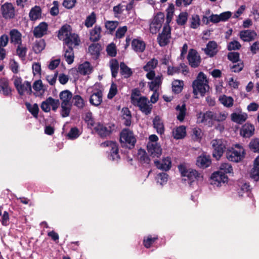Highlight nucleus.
<instances>
[{"mask_svg":"<svg viewBox=\"0 0 259 259\" xmlns=\"http://www.w3.org/2000/svg\"><path fill=\"white\" fill-rule=\"evenodd\" d=\"M132 104L138 107L139 110L145 115L150 114L153 108L152 104L150 103L148 98L141 96L139 91L135 90L133 91L131 97Z\"/></svg>","mask_w":259,"mask_h":259,"instance_id":"nucleus-1","label":"nucleus"},{"mask_svg":"<svg viewBox=\"0 0 259 259\" xmlns=\"http://www.w3.org/2000/svg\"><path fill=\"white\" fill-rule=\"evenodd\" d=\"M58 36L60 40L64 41L67 47L77 46L80 42L78 35L72 32L70 26L68 25H64L61 27L59 31Z\"/></svg>","mask_w":259,"mask_h":259,"instance_id":"nucleus-2","label":"nucleus"},{"mask_svg":"<svg viewBox=\"0 0 259 259\" xmlns=\"http://www.w3.org/2000/svg\"><path fill=\"white\" fill-rule=\"evenodd\" d=\"M59 98L61 101V114L63 117H67L69 115L72 107V94L69 90L63 91L59 94Z\"/></svg>","mask_w":259,"mask_h":259,"instance_id":"nucleus-3","label":"nucleus"},{"mask_svg":"<svg viewBox=\"0 0 259 259\" xmlns=\"http://www.w3.org/2000/svg\"><path fill=\"white\" fill-rule=\"evenodd\" d=\"M192 87L194 95H197L199 93L203 96L209 89L206 76L202 72H200L193 82Z\"/></svg>","mask_w":259,"mask_h":259,"instance_id":"nucleus-4","label":"nucleus"},{"mask_svg":"<svg viewBox=\"0 0 259 259\" xmlns=\"http://www.w3.org/2000/svg\"><path fill=\"white\" fill-rule=\"evenodd\" d=\"M245 155V151L240 144H235L229 149L226 152L227 159L231 161L238 162L243 159Z\"/></svg>","mask_w":259,"mask_h":259,"instance_id":"nucleus-5","label":"nucleus"},{"mask_svg":"<svg viewBox=\"0 0 259 259\" xmlns=\"http://www.w3.org/2000/svg\"><path fill=\"white\" fill-rule=\"evenodd\" d=\"M180 170L182 176L186 178L184 180L187 181L190 185H191L193 183L197 181H202L203 180L202 175L195 169H185L181 168Z\"/></svg>","mask_w":259,"mask_h":259,"instance_id":"nucleus-6","label":"nucleus"},{"mask_svg":"<svg viewBox=\"0 0 259 259\" xmlns=\"http://www.w3.org/2000/svg\"><path fill=\"white\" fill-rule=\"evenodd\" d=\"M120 141L122 146L131 148L136 142V138L132 131L128 129H124L120 133Z\"/></svg>","mask_w":259,"mask_h":259,"instance_id":"nucleus-7","label":"nucleus"},{"mask_svg":"<svg viewBox=\"0 0 259 259\" xmlns=\"http://www.w3.org/2000/svg\"><path fill=\"white\" fill-rule=\"evenodd\" d=\"M210 144L213 149V156L217 159H220L226 149L227 142L223 139H213Z\"/></svg>","mask_w":259,"mask_h":259,"instance_id":"nucleus-8","label":"nucleus"},{"mask_svg":"<svg viewBox=\"0 0 259 259\" xmlns=\"http://www.w3.org/2000/svg\"><path fill=\"white\" fill-rule=\"evenodd\" d=\"M60 105V101L58 99H55L52 97H49L41 103V109L45 112H49L52 110L56 111Z\"/></svg>","mask_w":259,"mask_h":259,"instance_id":"nucleus-9","label":"nucleus"},{"mask_svg":"<svg viewBox=\"0 0 259 259\" xmlns=\"http://www.w3.org/2000/svg\"><path fill=\"white\" fill-rule=\"evenodd\" d=\"M103 147L110 148V153L108 155V159L112 161H117L120 156L118 153V149L117 143L112 141H105L101 144Z\"/></svg>","mask_w":259,"mask_h":259,"instance_id":"nucleus-10","label":"nucleus"},{"mask_svg":"<svg viewBox=\"0 0 259 259\" xmlns=\"http://www.w3.org/2000/svg\"><path fill=\"white\" fill-rule=\"evenodd\" d=\"M164 19V14L158 13L153 19L150 24V31L152 34H156L161 28Z\"/></svg>","mask_w":259,"mask_h":259,"instance_id":"nucleus-11","label":"nucleus"},{"mask_svg":"<svg viewBox=\"0 0 259 259\" xmlns=\"http://www.w3.org/2000/svg\"><path fill=\"white\" fill-rule=\"evenodd\" d=\"M212 111H207L205 113L200 112L197 114V122L211 127L213 125Z\"/></svg>","mask_w":259,"mask_h":259,"instance_id":"nucleus-12","label":"nucleus"},{"mask_svg":"<svg viewBox=\"0 0 259 259\" xmlns=\"http://www.w3.org/2000/svg\"><path fill=\"white\" fill-rule=\"evenodd\" d=\"M227 181L228 177L222 171L213 172L211 177V184L217 187L221 186L222 184H225Z\"/></svg>","mask_w":259,"mask_h":259,"instance_id":"nucleus-13","label":"nucleus"},{"mask_svg":"<svg viewBox=\"0 0 259 259\" xmlns=\"http://www.w3.org/2000/svg\"><path fill=\"white\" fill-rule=\"evenodd\" d=\"M170 38V28L168 25H165L163 27L161 33L159 34L157 40L161 47L166 46L169 42Z\"/></svg>","mask_w":259,"mask_h":259,"instance_id":"nucleus-14","label":"nucleus"},{"mask_svg":"<svg viewBox=\"0 0 259 259\" xmlns=\"http://www.w3.org/2000/svg\"><path fill=\"white\" fill-rule=\"evenodd\" d=\"M158 64V60L155 58H153L148 61L144 66V69L147 72L146 77L149 79H152L155 76V71L153 70Z\"/></svg>","mask_w":259,"mask_h":259,"instance_id":"nucleus-15","label":"nucleus"},{"mask_svg":"<svg viewBox=\"0 0 259 259\" xmlns=\"http://www.w3.org/2000/svg\"><path fill=\"white\" fill-rule=\"evenodd\" d=\"M2 15L5 19H12L15 16L14 7L11 3H6L1 6Z\"/></svg>","mask_w":259,"mask_h":259,"instance_id":"nucleus-16","label":"nucleus"},{"mask_svg":"<svg viewBox=\"0 0 259 259\" xmlns=\"http://www.w3.org/2000/svg\"><path fill=\"white\" fill-rule=\"evenodd\" d=\"M187 59L190 65L192 67H198L201 62V58L198 53L194 50L191 49L189 52Z\"/></svg>","mask_w":259,"mask_h":259,"instance_id":"nucleus-17","label":"nucleus"},{"mask_svg":"<svg viewBox=\"0 0 259 259\" xmlns=\"http://www.w3.org/2000/svg\"><path fill=\"white\" fill-rule=\"evenodd\" d=\"M147 151L151 156L153 157H159L162 153V149L158 144H147Z\"/></svg>","mask_w":259,"mask_h":259,"instance_id":"nucleus-18","label":"nucleus"},{"mask_svg":"<svg viewBox=\"0 0 259 259\" xmlns=\"http://www.w3.org/2000/svg\"><path fill=\"white\" fill-rule=\"evenodd\" d=\"M94 130L95 132L101 137H106L108 136L111 133L110 127H106L100 123L95 125Z\"/></svg>","mask_w":259,"mask_h":259,"instance_id":"nucleus-19","label":"nucleus"},{"mask_svg":"<svg viewBox=\"0 0 259 259\" xmlns=\"http://www.w3.org/2000/svg\"><path fill=\"white\" fill-rule=\"evenodd\" d=\"M48 24L46 22H41L33 30V35L35 37L40 38L47 33Z\"/></svg>","mask_w":259,"mask_h":259,"instance_id":"nucleus-20","label":"nucleus"},{"mask_svg":"<svg viewBox=\"0 0 259 259\" xmlns=\"http://www.w3.org/2000/svg\"><path fill=\"white\" fill-rule=\"evenodd\" d=\"M10 41L15 45L21 46L22 44V34L16 29H13L10 31Z\"/></svg>","mask_w":259,"mask_h":259,"instance_id":"nucleus-21","label":"nucleus"},{"mask_svg":"<svg viewBox=\"0 0 259 259\" xmlns=\"http://www.w3.org/2000/svg\"><path fill=\"white\" fill-rule=\"evenodd\" d=\"M256 33L251 30H246L240 31V37L244 41H250L255 39Z\"/></svg>","mask_w":259,"mask_h":259,"instance_id":"nucleus-22","label":"nucleus"},{"mask_svg":"<svg viewBox=\"0 0 259 259\" xmlns=\"http://www.w3.org/2000/svg\"><path fill=\"white\" fill-rule=\"evenodd\" d=\"M42 11L39 6H35L32 8L29 13V19L35 21L41 18Z\"/></svg>","mask_w":259,"mask_h":259,"instance_id":"nucleus-23","label":"nucleus"},{"mask_svg":"<svg viewBox=\"0 0 259 259\" xmlns=\"http://www.w3.org/2000/svg\"><path fill=\"white\" fill-rule=\"evenodd\" d=\"M231 120L237 123L242 124L246 121L247 118V114L246 113L239 111L234 112L231 115Z\"/></svg>","mask_w":259,"mask_h":259,"instance_id":"nucleus-24","label":"nucleus"},{"mask_svg":"<svg viewBox=\"0 0 259 259\" xmlns=\"http://www.w3.org/2000/svg\"><path fill=\"white\" fill-rule=\"evenodd\" d=\"M254 132V126L251 124L246 123L242 126L240 130V135L243 137L249 138L253 135Z\"/></svg>","mask_w":259,"mask_h":259,"instance_id":"nucleus-25","label":"nucleus"},{"mask_svg":"<svg viewBox=\"0 0 259 259\" xmlns=\"http://www.w3.org/2000/svg\"><path fill=\"white\" fill-rule=\"evenodd\" d=\"M211 164V160L209 156L201 155L198 157L196 161L197 165L201 168H206Z\"/></svg>","mask_w":259,"mask_h":259,"instance_id":"nucleus-26","label":"nucleus"},{"mask_svg":"<svg viewBox=\"0 0 259 259\" xmlns=\"http://www.w3.org/2000/svg\"><path fill=\"white\" fill-rule=\"evenodd\" d=\"M132 48L137 53H142L145 50L146 44L144 41L134 39L132 41Z\"/></svg>","mask_w":259,"mask_h":259,"instance_id":"nucleus-27","label":"nucleus"},{"mask_svg":"<svg viewBox=\"0 0 259 259\" xmlns=\"http://www.w3.org/2000/svg\"><path fill=\"white\" fill-rule=\"evenodd\" d=\"M154 163L158 169L163 170H167L171 167V161L169 157L163 158L161 162L155 160L154 161Z\"/></svg>","mask_w":259,"mask_h":259,"instance_id":"nucleus-28","label":"nucleus"},{"mask_svg":"<svg viewBox=\"0 0 259 259\" xmlns=\"http://www.w3.org/2000/svg\"><path fill=\"white\" fill-rule=\"evenodd\" d=\"M102 92L100 90L94 93L90 97V103L95 106L100 105L102 102Z\"/></svg>","mask_w":259,"mask_h":259,"instance_id":"nucleus-29","label":"nucleus"},{"mask_svg":"<svg viewBox=\"0 0 259 259\" xmlns=\"http://www.w3.org/2000/svg\"><path fill=\"white\" fill-rule=\"evenodd\" d=\"M17 90L20 95H23L25 94L30 95L32 92L31 84L29 81H25L18 87Z\"/></svg>","mask_w":259,"mask_h":259,"instance_id":"nucleus-30","label":"nucleus"},{"mask_svg":"<svg viewBox=\"0 0 259 259\" xmlns=\"http://www.w3.org/2000/svg\"><path fill=\"white\" fill-rule=\"evenodd\" d=\"M151 80H152L148 83L149 88L151 91H157L162 82V75H159L156 77L154 76Z\"/></svg>","mask_w":259,"mask_h":259,"instance_id":"nucleus-31","label":"nucleus"},{"mask_svg":"<svg viewBox=\"0 0 259 259\" xmlns=\"http://www.w3.org/2000/svg\"><path fill=\"white\" fill-rule=\"evenodd\" d=\"M121 117L123 123L126 126H130L132 123V115L127 108H123L121 110Z\"/></svg>","mask_w":259,"mask_h":259,"instance_id":"nucleus-32","label":"nucleus"},{"mask_svg":"<svg viewBox=\"0 0 259 259\" xmlns=\"http://www.w3.org/2000/svg\"><path fill=\"white\" fill-rule=\"evenodd\" d=\"M0 92L5 96H8L11 94V90L9 86V82L7 79L3 78L0 79Z\"/></svg>","mask_w":259,"mask_h":259,"instance_id":"nucleus-33","label":"nucleus"},{"mask_svg":"<svg viewBox=\"0 0 259 259\" xmlns=\"http://www.w3.org/2000/svg\"><path fill=\"white\" fill-rule=\"evenodd\" d=\"M101 28L99 25H96L90 31V39L92 41H97L101 38Z\"/></svg>","mask_w":259,"mask_h":259,"instance_id":"nucleus-34","label":"nucleus"},{"mask_svg":"<svg viewBox=\"0 0 259 259\" xmlns=\"http://www.w3.org/2000/svg\"><path fill=\"white\" fill-rule=\"evenodd\" d=\"M174 138L176 139L184 138L186 135V128L184 126H180L174 128L172 131Z\"/></svg>","mask_w":259,"mask_h":259,"instance_id":"nucleus-35","label":"nucleus"},{"mask_svg":"<svg viewBox=\"0 0 259 259\" xmlns=\"http://www.w3.org/2000/svg\"><path fill=\"white\" fill-rule=\"evenodd\" d=\"M217 43L214 41H211L207 44L204 51L207 55L210 56H213L217 52Z\"/></svg>","mask_w":259,"mask_h":259,"instance_id":"nucleus-36","label":"nucleus"},{"mask_svg":"<svg viewBox=\"0 0 259 259\" xmlns=\"http://www.w3.org/2000/svg\"><path fill=\"white\" fill-rule=\"evenodd\" d=\"M250 176L255 181L259 180V156L254 161V167L251 171Z\"/></svg>","mask_w":259,"mask_h":259,"instance_id":"nucleus-37","label":"nucleus"},{"mask_svg":"<svg viewBox=\"0 0 259 259\" xmlns=\"http://www.w3.org/2000/svg\"><path fill=\"white\" fill-rule=\"evenodd\" d=\"M228 116L226 111L214 112L212 111V121L222 122L225 121Z\"/></svg>","mask_w":259,"mask_h":259,"instance_id":"nucleus-38","label":"nucleus"},{"mask_svg":"<svg viewBox=\"0 0 259 259\" xmlns=\"http://www.w3.org/2000/svg\"><path fill=\"white\" fill-rule=\"evenodd\" d=\"M154 127L156 130L157 133L162 134L164 131V125L162 120L159 116H156L153 120Z\"/></svg>","mask_w":259,"mask_h":259,"instance_id":"nucleus-39","label":"nucleus"},{"mask_svg":"<svg viewBox=\"0 0 259 259\" xmlns=\"http://www.w3.org/2000/svg\"><path fill=\"white\" fill-rule=\"evenodd\" d=\"M101 46L98 44H92L89 47V52L94 59H97L100 54Z\"/></svg>","mask_w":259,"mask_h":259,"instance_id":"nucleus-40","label":"nucleus"},{"mask_svg":"<svg viewBox=\"0 0 259 259\" xmlns=\"http://www.w3.org/2000/svg\"><path fill=\"white\" fill-rule=\"evenodd\" d=\"M78 71L83 75L90 74L92 71V67L88 62H85L80 65L78 67Z\"/></svg>","mask_w":259,"mask_h":259,"instance_id":"nucleus-41","label":"nucleus"},{"mask_svg":"<svg viewBox=\"0 0 259 259\" xmlns=\"http://www.w3.org/2000/svg\"><path fill=\"white\" fill-rule=\"evenodd\" d=\"M249 187V185L246 183L243 184L238 191L239 196L240 197H251L252 194Z\"/></svg>","mask_w":259,"mask_h":259,"instance_id":"nucleus-42","label":"nucleus"},{"mask_svg":"<svg viewBox=\"0 0 259 259\" xmlns=\"http://www.w3.org/2000/svg\"><path fill=\"white\" fill-rule=\"evenodd\" d=\"M219 101L224 106L230 108L233 106L234 99L230 96L222 95L220 97Z\"/></svg>","mask_w":259,"mask_h":259,"instance_id":"nucleus-43","label":"nucleus"},{"mask_svg":"<svg viewBox=\"0 0 259 259\" xmlns=\"http://www.w3.org/2000/svg\"><path fill=\"white\" fill-rule=\"evenodd\" d=\"M64 57L66 62L69 64L73 63L74 60V53L72 47H67V48H65Z\"/></svg>","mask_w":259,"mask_h":259,"instance_id":"nucleus-44","label":"nucleus"},{"mask_svg":"<svg viewBox=\"0 0 259 259\" xmlns=\"http://www.w3.org/2000/svg\"><path fill=\"white\" fill-rule=\"evenodd\" d=\"M25 106L27 110L34 117H37L39 108L37 104L35 103L33 105H31L30 103L26 102L25 103Z\"/></svg>","mask_w":259,"mask_h":259,"instance_id":"nucleus-45","label":"nucleus"},{"mask_svg":"<svg viewBox=\"0 0 259 259\" xmlns=\"http://www.w3.org/2000/svg\"><path fill=\"white\" fill-rule=\"evenodd\" d=\"M46 43L44 39L36 41L33 46V50L36 53H40L45 48Z\"/></svg>","mask_w":259,"mask_h":259,"instance_id":"nucleus-46","label":"nucleus"},{"mask_svg":"<svg viewBox=\"0 0 259 259\" xmlns=\"http://www.w3.org/2000/svg\"><path fill=\"white\" fill-rule=\"evenodd\" d=\"M176 110L178 112L177 118L180 121L184 120L186 115V108L185 104L182 106L178 105L176 107Z\"/></svg>","mask_w":259,"mask_h":259,"instance_id":"nucleus-47","label":"nucleus"},{"mask_svg":"<svg viewBox=\"0 0 259 259\" xmlns=\"http://www.w3.org/2000/svg\"><path fill=\"white\" fill-rule=\"evenodd\" d=\"M110 68L112 77H116L119 69V64L117 60L112 59L110 61Z\"/></svg>","mask_w":259,"mask_h":259,"instance_id":"nucleus-48","label":"nucleus"},{"mask_svg":"<svg viewBox=\"0 0 259 259\" xmlns=\"http://www.w3.org/2000/svg\"><path fill=\"white\" fill-rule=\"evenodd\" d=\"M183 81L180 80H175L172 82V90L176 94L180 93L183 87Z\"/></svg>","mask_w":259,"mask_h":259,"instance_id":"nucleus-49","label":"nucleus"},{"mask_svg":"<svg viewBox=\"0 0 259 259\" xmlns=\"http://www.w3.org/2000/svg\"><path fill=\"white\" fill-rule=\"evenodd\" d=\"M96 21V15L94 12H92L87 18L84 22L85 26L88 27H91Z\"/></svg>","mask_w":259,"mask_h":259,"instance_id":"nucleus-50","label":"nucleus"},{"mask_svg":"<svg viewBox=\"0 0 259 259\" xmlns=\"http://www.w3.org/2000/svg\"><path fill=\"white\" fill-rule=\"evenodd\" d=\"M120 68L121 74L125 77H128L132 75V71L131 69L124 63L121 62L120 63Z\"/></svg>","mask_w":259,"mask_h":259,"instance_id":"nucleus-51","label":"nucleus"},{"mask_svg":"<svg viewBox=\"0 0 259 259\" xmlns=\"http://www.w3.org/2000/svg\"><path fill=\"white\" fill-rule=\"evenodd\" d=\"M200 24V19L198 15H193L190 19V27L193 29L197 28Z\"/></svg>","mask_w":259,"mask_h":259,"instance_id":"nucleus-52","label":"nucleus"},{"mask_svg":"<svg viewBox=\"0 0 259 259\" xmlns=\"http://www.w3.org/2000/svg\"><path fill=\"white\" fill-rule=\"evenodd\" d=\"M156 180L157 183L163 185L166 183L168 180V175L165 172H161L157 174Z\"/></svg>","mask_w":259,"mask_h":259,"instance_id":"nucleus-53","label":"nucleus"},{"mask_svg":"<svg viewBox=\"0 0 259 259\" xmlns=\"http://www.w3.org/2000/svg\"><path fill=\"white\" fill-rule=\"evenodd\" d=\"M166 23L168 24L171 20L175 11V6L173 4L168 6L166 10Z\"/></svg>","mask_w":259,"mask_h":259,"instance_id":"nucleus-54","label":"nucleus"},{"mask_svg":"<svg viewBox=\"0 0 259 259\" xmlns=\"http://www.w3.org/2000/svg\"><path fill=\"white\" fill-rule=\"evenodd\" d=\"M72 100L74 102V106L78 108L81 109L84 106L83 100L79 95H75L73 97Z\"/></svg>","mask_w":259,"mask_h":259,"instance_id":"nucleus-55","label":"nucleus"},{"mask_svg":"<svg viewBox=\"0 0 259 259\" xmlns=\"http://www.w3.org/2000/svg\"><path fill=\"white\" fill-rule=\"evenodd\" d=\"M84 119L90 128L95 125L94 119L91 112L88 111L85 113Z\"/></svg>","mask_w":259,"mask_h":259,"instance_id":"nucleus-56","label":"nucleus"},{"mask_svg":"<svg viewBox=\"0 0 259 259\" xmlns=\"http://www.w3.org/2000/svg\"><path fill=\"white\" fill-rule=\"evenodd\" d=\"M249 148L254 152H259V139L255 138L251 140Z\"/></svg>","mask_w":259,"mask_h":259,"instance_id":"nucleus-57","label":"nucleus"},{"mask_svg":"<svg viewBox=\"0 0 259 259\" xmlns=\"http://www.w3.org/2000/svg\"><path fill=\"white\" fill-rule=\"evenodd\" d=\"M124 3H122L113 7V11L116 17H118L119 15L121 14L125 10V5Z\"/></svg>","mask_w":259,"mask_h":259,"instance_id":"nucleus-58","label":"nucleus"},{"mask_svg":"<svg viewBox=\"0 0 259 259\" xmlns=\"http://www.w3.org/2000/svg\"><path fill=\"white\" fill-rule=\"evenodd\" d=\"M233 170L232 167L229 163H224L221 164L219 171H222L226 175L227 173H231Z\"/></svg>","mask_w":259,"mask_h":259,"instance_id":"nucleus-59","label":"nucleus"},{"mask_svg":"<svg viewBox=\"0 0 259 259\" xmlns=\"http://www.w3.org/2000/svg\"><path fill=\"white\" fill-rule=\"evenodd\" d=\"M244 67L243 63L242 62H239L236 63H233L232 65H230V69L232 72H239L241 71Z\"/></svg>","mask_w":259,"mask_h":259,"instance_id":"nucleus-60","label":"nucleus"},{"mask_svg":"<svg viewBox=\"0 0 259 259\" xmlns=\"http://www.w3.org/2000/svg\"><path fill=\"white\" fill-rule=\"evenodd\" d=\"M188 14L187 13H181L179 15L177 22L179 25L185 24L187 20Z\"/></svg>","mask_w":259,"mask_h":259,"instance_id":"nucleus-61","label":"nucleus"},{"mask_svg":"<svg viewBox=\"0 0 259 259\" xmlns=\"http://www.w3.org/2000/svg\"><path fill=\"white\" fill-rule=\"evenodd\" d=\"M106 51L108 55L111 57L115 56L117 53L115 45L113 43L107 46Z\"/></svg>","mask_w":259,"mask_h":259,"instance_id":"nucleus-62","label":"nucleus"},{"mask_svg":"<svg viewBox=\"0 0 259 259\" xmlns=\"http://www.w3.org/2000/svg\"><path fill=\"white\" fill-rule=\"evenodd\" d=\"M228 58L233 63H236L239 61V54L238 52H230L228 54Z\"/></svg>","mask_w":259,"mask_h":259,"instance_id":"nucleus-63","label":"nucleus"},{"mask_svg":"<svg viewBox=\"0 0 259 259\" xmlns=\"http://www.w3.org/2000/svg\"><path fill=\"white\" fill-rule=\"evenodd\" d=\"M79 135V131L76 127L72 128L67 134V136L70 139H76Z\"/></svg>","mask_w":259,"mask_h":259,"instance_id":"nucleus-64","label":"nucleus"}]
</instances>
